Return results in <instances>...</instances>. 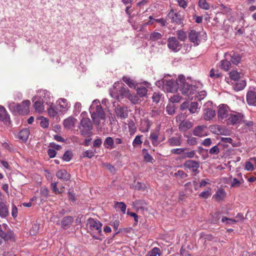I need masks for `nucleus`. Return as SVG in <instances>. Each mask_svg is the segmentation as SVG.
<instances>
[{
  "mask_svg": "<svg viewBox=\"0 0 256 256\" xmlns=\"http://www.w3.org/2000/svg\"><path fill=\"white\" fill-rule=\"evenodd\" d=\"M220 66L224 70L228 71L230 68L231 64L227 60H222L220 62Z\"/></svg>",
  "mask_w": 256,
  "mask_h": 256,
  "instance_id": "obj_35",
  "label": "nucleus"
},
{
  "mask_svg": "<svg viewBox=\"0 0 256 256\" xmlns=\"http://www.w3.org/2000/svg\"><path fill=\"white\" fill-rule=\"evenodd\" d=\"M226 196V192L222 188H218L212 198L217 202H220L224 200Z\"/></svg>",
  "mask_w": 256,
  "mask_h": 256,
  "instance_id": "obj_20",
  "label": "nucleus"
},
{
  "mask_svg": "<svg viewBox=\"0 0 256 256\" xmlns=\"http://www.w3.org/2000/svg\"><path fill=\"white\" fill-rule=\"evenodd\" d=\"M168 16L171 19L172 22L180 24L182 22L181 16L179 14L174 13L173 11H170L168 13Z\"/></svg>",
  "mask_w": 256,
  "mask_h": 256,
  "instance_id": "obj_25",
  "label": "nucleus"
},
{
  "mask_svg": "<svg viewBox=\"0 0 256 256\" xmlns=\"http://www.w3.org/2000/svg\"><path fill=\"white\" fill-rule=\"evenodd\" d=\"M206 126H198L194 128L193 130V134L194 136H198L200 137L204 136H206L207 134L205 132Z\"/></svg>",
  "mask_w": 256,
  "mask_h": 256,
  "instance_id": "obj_18",
  "label": "nucleus"
},
{
  "mask_svg": "<svg viewBox=\"0 0 256 256\" xmlns=\"http://www.w3.org/2000/svg\"><path fill=\"white\" fill-rule=\"evenodd\" d=\"M115 112L118 117L124 119L128 116V114L125 108L118 106L116 108Z\"/></svg>",
  "mask_w": 256,
  "mask_h": 256,
  "instance_id": "obj_24",
  "label": "nucleus"
},
{
  "mask_svg": "<svg viewBox=\"0 0 256 256\" xmlns=\"http://www.w3.org/2000/svg\"><path fill=\"white\" fill-rule=\"evenodd\" d=\"M137 94L140 96L142 98L146 95L148 90L147 89L143 86L138 88L136 90Z\"/></svg>",
  "mask_w": 256,
  "mask_h": 256,
  "instance_id": "obj_38",
  "label": "nucleus"
},
{
  "mask_svg": "<svg viewBox=\"0 0 256 256\" xmlns=\"http://www.w3.org/2000/svg\"><path fill=\"white\" fill-rule=\"evenodd\" d=\"M57 178L59 179L62 180L64 181L68 180L70 178V175L65 170H58L56 174Z\"/></svg>",
  "mask_w": 256,
  "mask_h": 256,
  "instance_id": "obj_22",
  "label": "nucleus"
},
{
  "mask_svg": "<svg viewBox=\"0 0 256 256\" xmlns=\"http://www.w3.org/2000/svg\"><path fill=\"white\" fill-rule=\"evenodd\" d=\"M206 96V91L202 90L200 92H198L196 95V96L195 100H203Z\"/></svg>",
  "mask_w": 256,
  "mask_h": 256,
  "instance_id": "obj_46",
  "label": "nucleus"
},
{
  "mask_svg": "<svg viewBox=\"0 0 256 256\" xmlns=\"http://www.w3.org/2000/svg\"><path fill=\"white\" fill-rule=\"evenodd\" d=\"M8 214V206L4 202H0V217L5 218Z\"/></svg>",
  "mask_w": 256,
  "mask_h": 256,
  "instance_id": "obj_27",
  "label": "nucleus"
},
{
  "mask_svg": "<svg viewBox=\"0 0 256 256\" xmlns=\"http://www.w3.org/2000/svg\"><path fill=\"white\" fill-rule=\"evenodd\" d=\"M90 111L94 124L98 126H101L100 120L105 121L106 114L98 100H94L92 102Z\"/></svg>",
  "mask_w": 256,
  "mask_h": 256,
  "instance_id": "obj_1",
  "label": "nucleus"
},
{
  "mask_svg": "<svg viewBox=\"0 0 256 256\" xmlns=\"http://www.w3.org/2000/svg\"><path fill=\"white\" fill-rule=\"evenodd\" d=\"M104 146L107 148H114V140L112 137H108L106 138L104 143Z\"/></svg>",
  "mask_w": 256,
  "mask_h": 256,
  "instance_id": "obj_36",
  "label": "nucleus"
},
{
  "mask_svg": "<svg viewBox=\"0 0 256 256\" xmlns=\"http://www.w3.org/2000/svg\"><path fill=\"white\" fill-rule=\"evenodd\" d=\"M30 130L27 128L23 129L18 134V138L23 142L26 141L29 136Z\"/></svg>",
  "mask_w": 256,
  "mask_h": 256,
  "instance_id": "obj_29",
  "label": "nucleus"
},
{
  "mask_svg": "<svg viewBox=\"0 0 256 256\" xmlns=\"http://www.w3.org/2000/svg\"><path fill=\"white\" fill-rule=\"evenodd\" d=\"M210 76L212 78H219L221 76V74L217 70L212 69L210 72Z\"/></svg>",
  "mask_w": 256,
  "mask_h": 256,
  "instance_id": "obj_47",
  "label": "nucleus"
},
{
  "mask_svg": "<svg viewBox=\"0 0 256 256\" xmlns=\"http://www.w3.org/2000/svg\"><path fill=\"white\" fill-rule=\"evenodd\" d=\"M168 47L172 52H178L181 49L182 44H180L176 37L172 36L168 40Z\"/></svg>",
  "mask_w": 256,
  "mask_h": 256,
  "instance_id": "obj_11",
  "label": "nucleus"
},
{
  "mask_svg": "<svg viewBox=\"0 0 256 256\" xmlns=\"http://www.w3.org/2000/svg\"><path fill=\"white\" fill-rule=\"evenodd\" d=\"M162 98V95L158 92H154L152 96L153 102L158 103L160 101Z\"/></svg>",
  "mask_w": 256,
  "mask_h": 256,
  "instance_id": "obj_51",
  "label": "nucleus"
},
{
  "mask_svg": "<svg viewBox=\"0 0 256 256\" xmlns=\"http://www.w3.org/2000/svg\"><path fill=\"white\" fill-rule=\"evenodd\" d=\"M37 96L32 98V102H34V106L35 111L38 113L42 112L44 110V106L40 100H37Z\"/></svg>",
  "mask_w": 256,
  "mask_h": 256,
  "instance_id": "obj_16",
  "label": "nucleus"
},
{
  "mask_svg": "<svg viewBox=\"0 0 256 256\" xmlns=\"http://www.w3.org/2000/svg\"><path fill=\"white\" fill-rule=\"evenodd\" d=\"M211 189L209 188L208 190L204 191L200 194V196L204 198H208L211 195Z\"/></svg>",
  "mask_w": 256,
  "mask_h": 256,
  "instance_id": "obj_57",
  "label": "nucleus"
},
{
  "mask_svg": "<svg viewBox=\"0 0 256 256\" xmlns=\"http://www.w3.org/2000/svg\"><path fill=\"white\" fill-rule=\"evenodd\" d=\"M174 176L184 178L188 176V174L182 170H178L174 174Z\"/></svg>",
  "mask_w": 256,
  "mask_h": 256,
  "instance_id": "obj_53",
  "label": "nucleus"
},
{
  "mask_svg": "<svg viewBox=\"0 0 256 256\" xmlns=\"http://www.w3.org/2000/svg\"><path fill=\"white\" fill-rule=\"evenodd\" d=\"M150 138L152 140V144L154 146H157L160 142L158 140V134L157 132L151 133L150 136ZM164 137L162 139V141L164 140Z\"/></svg>",
  "mask_w": 256,
  "mask_h": 256,
  "instance_id": "obj_32",
  "label": "nucleus"
},
{
  "mask_svg": "<svg viewBox=\"0 0 256 256\" xmlns=\"http://www.w3.org/2000/svg\"><path fill=\"white\" fill-rule=\"evenodd\" d=\"M122 80L130 88H136L137 85V83L135 80L127 76H124Z\"/></svg>",
  "mask_w": 256,
  "mask_h": 256,
  "instance_id": "obj_33",
  "label": "nucleus"
},
{
  "mask_svg": "<svg viewBox=\"0 0 256 256\" xmlns=\"http://www.w3.org/2000/svg\"><path fill=\"white\" fill-rule=\"evenodd\" d=\"M189 186L194 187L195 190L198 189V183L196 181H193L192 182H188L185 184L186 188H188Z\"/></svg>",
  "mask_w": 256,
  "mask_h": 256,
  "instance_id": "obj_55",
  "label": "nucleus"
},
{
  "mask_svg": "<svg viewBox=\"0 0 256 256\" xmlns=\"http://www.w3.org/2000/svg\"><path fill=\"white\" fill-rule=\"evenodd\" d=\"M157 86L163 84V88L167 92H175L178 88L179 84H178L177 80L176 82L172 80L163 79L158 81L156 83Z\"/></svg>",
  "mask_w": 256,
  "mask_h": 256,
  "instance_id": "obj_5",
  "label": "nucleus"
},
{
  "mask_svg": "<svg viewBox=\"0 0 256 256\" xmlns=\"http://www.w3.org/2000/svg\"><path fill=\"white\" fill-rule=\"evenodd\" d=\"M242 76V74L238 72L236 70H232L229 72L230 78L234 82L238 81Z\"/></svg>",
  "mask_w": 256,
  "mask_h": 256,
  "instance_id": "obj_30",
  "label": "nucleus"
},
{
  "mask_svg": "<svg viewBox=\"0 0 256 256\" xmlns=\"http://www.w3.org/2000/svg\"><path fill=\"white\" fill-rule=\"evenodd\" d=\"M195 155H196V150H192L189 152H184L183 158H193Z\"/></svg>",
  "mask_w": 256,
  "mask_h": 256,
  "instance_id": "obj_59",
  "label": "nucleus"
},
{
  "mask_svg": "<svg viewBox=\"0 0 256 256\" xmlns=\"http://www.w3.org/2000/svg\"><path fill=\"white\" fill-rule=\"evenodd\" d=\"M237 82L234 86V88L236 91H240L243 90L246 86V82L245 80H240L236 81Z\"/></svg>",
  "mask_w": 256,
  "mask_h": 256,
  "instance_id": "obj_31",
  "label": "nucleus"
},
{
  "mask_svg": "<svg viewBox=\"0 0 256 256\" xmlns=\"http://www.w3.org/2000/svg\"><path fill=\"white\" fill-rule=\"evenodd\" d=\"M58 182H53L51 184V186L52 188V192L56 194H60L62 193V191H60L59 189L57 187Z\"/></svg>",
  "mask_w": 256,
  "mask_h": 256,
  "instance_id": "obj_60",
  "label": "nucleus"
},
{
  "mask_svg": "<svg viewBox=\"0 0 256 256\" xmlns=\"http://www.w3.org/2000/svg\"><path fill=\"white\" fill-rule=\"evenodd\" d=\"M178 84H179L178 88L180 90L183 94L188 95L190 97V95L194 94V86H192L186 82L185 78L184 76H179L177 79Z\"/></svg>",
  "mask_w": 256,
  "mask_h": 256,
  "instance_id": "obj_4",
  "label": "nucleus"
},
{
  "mask_svg": "<svg viewBox=\"0 0 256 256\" xmlns=\"http://www.w3.org/2000/svg\"><path fill=\"white\" fill-rule=\"evenodd\" d=\"M72 158V152L70 151H66L64 154L62 156V159L64 160L66 162L70 161Z\"/></svg>",
  "mask_w": 256,
  "mask_h": 256,
  "instance_id": "obj_54",
  "label": "nucleus"
},
{
  "mask_svg": "<svg viewBox=\"0 0 256 256\" xmlns=\"http://www.w3.org/2000/svg\"><path fill=\"white\" fill-rule=\"evenodd\" d=\"M200 108L198 106V104L196 102H192L190 104L188 110L192 114H198L199 112Z\"/></svg>",
  "mask_w": 256,
  "mask_h": 256,
  "instance_id": "obj_34",
  "label": "nucleus"
},
{
  "mask_svg": "<svg viewBox=\"0 0 256 256\" xmlns=\"http://www.w3.org/2000/svg\"><path fill=\"white\" fill-rule=\"evenodd\" d=\"M132 205L136 211H147L148 210V204L144 200H136L132 202Z\"/></svg>",
  "mask_w": 256,
  "mask_h": 256,
  "instance_id": "obj_14",
  "label": "nucleus"
},
{
  "mask_svg": "<svg viewBox=\"0 0 256 256\" xmlns=\"http://www.w3.org/2000/svg\"><path fill=\"white\" fill-rule=\"evenodd\" d=\"M244 118V115L242 113L232 111L230 112V116H229L227 124L232 125L240 124L242 123Z\"/></svg>",
  "mask_w": 256,
  "mask_h": 256,
  "instance_id": "obj_10",
  "label": "nucleus"
},
{
  "mask_svg": "<svg viewBox=\"0 0 256 256\" xmlns=\"http://www.w3.org/2000/svg\"><path fill=\"white\" fill-rule=\"evenodd\" d=\"M188 38L191 42L198 45L200 42V34L199 32L194 30H190L189 32Z\"/></svg>",
  "mask_w": 256,
  "mask_h": 256,
  "instance_id": "obj_15",
  "label": "nucleus"
},
{
  "mask_svg": "<svg viewBox=\"0 0 256 256\" xmlns=\"http://www.w3.org/2000/svg\"><path fill=\"white\" fill-rule=\"evenodd\" d=\"M150 39L152 40L156 41L160 40L162 38V35L158 32H154L150 36Z\"/></svg>",
  "mask_w": 256,
  "mask_h": 256,
  "instance_id": "obj_41",
  "label": "nucleus"
},
{
  "mask_svg": "<svg viewBox=\"0 0 256 256\" xmlns=\"http://www.w3.org/2000/svg\"><path fill=\"white\" fill-rule=\"evenodd\" d=\"M87 224L91 230H96L99 234L102 232V224L98 220L90 218L88 220Z\"/></svg>",
  "mask_w": 256,
  "mask_h": 256,
  "instance_id": "obj_13",
  "label": "nucleus"
},
{
  "mask_svg": "<svg viewBox=\"0 0 256 256\" xmlns=\"http://www.w3.org/2000/svg\"><path fill=\"white\" fill-rule=\"evenodd\" d=\"M132 104H136L139 100L138 98L134 94H130L128 90V96L126 97Z\"/></svg>",
  "mask_w": 256,
  "mask_h": 256,
  "instance_id": "obj_43",
  "label": "nucleus"
},
{
  "mask_svg": "<svg viewBox=\"0 0 256 256\" xmlns=\"http://www.w3.org/2000/svg\"><path fill=\"white\" fill-rule=\"evenodd\" d=\"M169 145L171 146H178L182 144L180 137H172L168 140Z\"/></svg>",
  "mask_w": 256,
  "mask_h": 256,
  "instance_id": "obj_26",
  "label": "nucleus"
},
{
  "mask_svg": "<svg viewBox=\"0 0 256 256\" xmlns=\"http://www.w3.org/2000/svg\"><path fill=\"white\" fill-rule=\"evenodd\" d=\"M128 89L124 84L115 82L110 90L111 96L118 100L126 98L128 96Z\"/></svg>",
  "mask_w": 256,
  "mask_h": 256,
  "instance_id": "obj_2",
  "label": "nucleus"
},
{
  "mask_svg": "<svg viewBox=\"0 0 256 256\" xmlns=\"http://www.w3.org/2000/svg\"><path fill=\"white\" fill-rule=\"evenodd\" d=\"M187 142L191 146L196 145L197 144V139L194 137H189L187 140Z\"/></svg>",
  "mask_w": 256,
  "mask_h": 256,
  "instance_id": "obj_63",
  "label": "nucleus"
},
{
  "mask_svg": "<svg viewBox=\"0 0 256 256\" xmlns=\"http://www.w3.org/2000/svg\"><path fill=\"white\" fill-rule=\"evenodd\" d=\"M192 126V122L188 120H184L180 124L178 128L180 131L185 132L191 128Z\"/></svg>",
  "mask_w": 256,
  "mask_h": 256,
  "instance_id": "obj_17",
  "label": "nucleus"
},
{
  "mask_svg": "<svg viewBox=\"0 0 256 256\" xmlns=\"http://www.w3.org/2000/svg\"><path fill=\"white\" fill-rule=\"evenodd\" d=\"M204 118L206 120H210L216 116V111L214 108L212 104L208 102L204 105Z\"/></svg>",
  "mask_w": 256,
  "mask_h": 256,
  "instance_id": "obj_8",
  "label": "nucleus"
},
{
  "mask_svg": "<svg viewBox=\"0 0 256 256\" xmlns=\"http://www.w3.org/2000/svg\"><path fill=\"white\" fill-rule=\"evenodd\" d=\"M220 150L217 146H215L210 150V154H217L219 153Z\"/></svg>",
  "mask_w": 256,
  "mask_h": 256,
  "instance_id": "obj_64",
  "label": "nucleus"
},
{
  "mask_svg": "<svg viewBox=\"0 0 256 256\" xmlns=\"http://www.w3.org/2000/svg\"><path fill=\"white\" fill-rule=\"evenodd\" d=\"M160 249L158 248H154L151 251L148 253V256H156L157 254H159Z\"/></svg>",
  "mask_w": 256,
  "mask_h": 256,
  "instance_id": "obj_62",
  "label": "nucleus"
},
{
  "mask_svg": "<svg viewBox=\"0 0 256 256\" xmlns=\"http://www.w3.org/2000/svg\"><path fill=\"white\" fill-rule=\"evenodd\" d=\"M188 148H174L171 150V153L174 154H184V152L187 150Z\"/></svg>",
  "mask_w": 256,
  "mask_h": 256,
  "instance_id": "obj_39",
  "label": "nucleus"
},
{
  "mask_svg": "<svg viewBox=\"0 0 256 256\" xmlns=\"http://www.w3.org/2000/svg\"><path fill=\"white\" fill-rule=\"evenodd\" d=\"M181 98L182 97L180 95L176 94L172 96L170 98V101L172 104H173L174 103L178 102L181 100Z\"/></svg>",
  "mask_w": 256,
  "mask_h": 256,
  "instance_id": "obj_56",
  "label": "nucleus"
},
{
  "mask_svg": "<svg viewBox=\"0 0 256 256\" xmlns=\"http://www.w3.org/2000/svg\"><path fill=\"white\" fill-rule=\"evenodd\" d=\"M92 128L91 120L89 118H83L80 123L79 128L81 134L83 136L88 134Z\"/></svg>",
  "mask_w": 256,
  "mask_h": 256,
  "instance_id": "obj_6",
  "label": "nucleus"
},
{
  "mask_svg": "<svg viewBox=\"0 0 256 256\" xmlns=\"http://www.w3.org/2000/svg\"><path fill=\"white\" fill-rule=\"evenodd\" d=\"M74 221V218L71 216L64 217L61 222V225L63 228L66 229L68 228Z\"/></svg>",
  "mask_w": 256,
  "mask_h": 256,
  "instance_id": "obj_23",
  "label": "nucleus"
},
{
  "mask_svg": "<svg viewBox=\"0 0 256 256\" xmlns=\"http://www.w3.org/2000/svg\"><path fill=\"white\" fill-rule=\"evenodd\" d=\"M142 137V136H136L134 140L132 142V146L134 147H136L140 145L142 142L141 140V138Z\"/></svg>",
  "mask_w": 256,
  "mask_h": 256,
  "instance_id": "obj_44",
  "label": "nucleus"
},
{
  "mask_svg": "<svg viewBox=\"0 0 256 256\" xmlns=\"http://www.w3.org/2000/svg\"><path fill=\"white\" fill-rule=\"evenodd\" d=\"M230 112L228 106L224 104L220 105L218 112V120L228 123Z\"/></svg>",
  "mask_w": 256,
  "mask_h": 256,
  "instance_id": "obj_7",
  "label": "nucleus"
},
{
  "mask_svg": "<svg viewBox=\"0 0 256 256\" xmlns=\"http://www.w3.org/2000/svg\"><path fill=\"white\" fill-rule=\"evenodd\" d=\"M40 194L41 201L44 200L48 196V190L46 188H42L40 190Z\"/></svg>",
  "mask_w": 256,
  "mask_h": 256,
  "instance_id": "obj_49",
  "label": "nucleus"
},
{
  "mask_svg": "<svg viewBox=\"0 0 256 256\" xmlns=\"http://www.w3.org/2000/svg\"><path fill=\"white\" fill-rule=\"evenodd\" d=\"M10 120V117L4 107L0 106V120L7 122Z\"/></svg>",
  "mask_w": 256,
  "mask_h": 256,
  "instance_id": "obj_28",
  "label": "nucleus"
},
{
  "mask_svg": "<svg viewBox=\"0 0 256 256\" xmlns=\"http://www.w3.org/2000/svg\"><path fill=\"white\" fill-rule=\"evenodd\" d=\"M14 233L9 226L6 224H0V237L5 241L13 238Z\"/></svg>",
  "mask_w": 256,
  "mask_h": 256,
  "instance_id": "obj_9",
  "label": "nucleus"
},
{
  "mask_svg": "<svg viewBox=\"0 0 256 256\" xmlns=\"http://www.w3.org/2000/svg\"><path fill=\"white\" fill-rule=\"evenodd\" d=\"M40 126L41 127L44 128H48L49 126L48 120L43 116L40 117Z\"/></svg>",
  "mask_w": 256,
  "mask_h": 256,
  "instance_id": "obj_42",
  "label": "nucleus"
},
{
  "mask_svg": "<svg viewBox=\"0 0 256 256\" xmlns=\"http://www.w3.org/2000/svg\"><path fill=\"white\" fill-rule=\"evenodd\" d=\"M66 100L65 99L62 98L59 100V105L60 108H62V110L64 112H66V109L67 104H66Z\"/></svg>",
  "mask_w": 256,
  "mask_h": 256,
  "instance_id": "obj_58",
  "label": "nucleus"
},
{
  "mask_svg": "<svg viewBox=\"0 0 256 256\" xmlns=\"http://www.w3.org/2000/svg\"><path fill=\"white\" fill-rule=\"evenodd\" d=\"M228 56H230V60L232 61V63L234 64H237L240 60V56L234 53L232 54H226V58H228Z\"/></svg>",
  "mask_w": 256,
  "mask_h": 256,
  "instance_id": "obj_37",
  "label": "nucleus"
},
{
  "mask_svg": "<svg viewBox=\"0 0 256 256\" xmlns=\"http://www.w3.org/2000/svg\"><path fill=\"white\" fill-rule=\"evenodd\" d=\"M115 206L116 208H120L123 213H125L126 210V205L123 202H116L115 204Z\"/></svg>",
  "mask_w": 256,
  "mask_h": 256,
  "instance_id": "obj_50",
  "label": "nucleus"
},
{
  "mask_svg": "<svg viewBox=\"0 0 256 256\" xmlns=\"http://www.w3.org/2000/svg\"><path fill=\"white\" fill-rule=\"evenodd\" d=\"M242 123H244V126L248 128L250 130H252V126H254V122L252 121L244 120L243 119Z\"/></svg>",
  "mask_w": 256,
  "mask_h": 256,
  "instance_id": "obj_52",
  "label": "nucleus"
},
{
  "mask_svg": "<svg viewBox=\"0 0 256 256\" xmlns=\"http://www.w3.org/2000/svg\"><path fill=\"white\" fill-rule=\"evenodd\" d=\"M184 166L196 174H198L200 172L198 170L200 167V163L197 161L194 160H186L184 164Z\"/></svg>",
  "mask_w": 256,
  "mask_h": 256,
  "instance_id": "obj_12",
  "label": "nucleus"
},
{
  "mask_svg": "<svg viewBox=\"0 0 256 256\" xmlns=\"http://www.w3.org/2000/svg\"><path fill=\"white\" fill-rule=\"evenodd\" d=\"M245 169L248 171H252L254 170V166L252 162H246L245 164Z\"/></svg>",
  "mask_w": 256,
  "mask_h": 256,
  "instance_id": "obj_61",
  "label": "nucleus"
},
{
  "mask_svg": "<svg viewBox=\"0 0 256 256\" xmlns=\"http://www.w3.org/2000/svg\"><path fill=\"white\" fill-rule=\"evenodd\" d=\"M30 102L28 100L23 101L21 104L11 102L9 104L10 110L15 113L20 114H26L29 112V108Z\"/></svg>",
  "mask_w": 256,
  "mask_h": 256,
  "instance_id": "obj_3",
  "label": "nucleus"
},
{
  "mask_svg": "<svg viewBox=\"0 0 256 256\" xmlns=\"http://www.w3.org/2000/svg\"><path fill=\"white\" fill-rule=\"evenodd\" d=\"M176 34L178 38L181 41H184L186 38V35L185 32L182 30H178Z\"/></svg>",
  "mask_w": 256,
  "mask_h": 256,
  "instance_id": "obj_48",
  "label": "nucleus"
},
{
  "mask_svg": "<svg viewBox=\"0 0 256 256\" xmlns=\"http://www.w3.org/2000/svg\"><path fill=\"white\" fill-rule=\"evenodd\" d=\"M166 111L170 115L173 114L175 112V106L172 104H168L166 107Z\"/></svg>",
  "mask_w": 256,
  "mask_h": 256,
  "instance_id": "obj_45",
  "label": "nucleus"
},
{
  "mask_svg": "<svg viewBox=\"0 0 256 256\" xmlns=\"http://www.w3.org/2000/svg\"><path fill=\"white\" fill-rule=\"evenodd\" d=\"M198 6L204 10H208L210 9V4L206 2V0H199Z\"/></svg>",
  "mask_w": 256,
  "mask_h": 256,
  "instance_id": "obj_40",
  "label": "nucleus"
},
{
  "mask_svg": "<svg viewBox=\"0 0 256 256\" xmlns=\"http://www.w3.org/2000/svg\"><path fill=\"white\" fill-rule=\"evenodd\" d=\"M246 101L250 105L256 106V92L249 91L246 94Z\"/></svg>",
  "mask_w": 256,
  "mask_h": 256,
  "instance_id": "obj_19",
  "label": "nucleus"
},
{
  "mask_svg": "<svg viewBox=\"0 0 256 256\" xmlns=\"http://www.w3.org/2000/svg\"><path fill=\"white\" fill-rule=\"evenodd\" d=\"M76 120L73 117L70 116L64 120V126L67 129H70L74 128L76 122Z\"/></svg>",
  "mask_w": 256,
  "mask_h": 256,
  "instance_id": "obj_21",
  "label": "nucleus"
}]
</instances>
